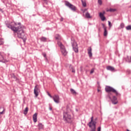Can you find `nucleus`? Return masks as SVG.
Segmentation results:
<instances>
[{"instance_id": "f257e3e1", "label": "nucleus", "mask_w": 131, "mask_h": 131, "mask_svg": "<svg viewBox=\"0 0 131 131\" xmlns=\"http://www.w3.org/2000/svg\"><path fill=\"white\" fill-rule=\"evenodd\" d=\"M8 27L9 28H11L14 32H16L19 38H21L24 42L26 41V36H25V34H24V29H25L24 26L21 25L20 24L17 25V24L13 22L12 23V25H10Z\"/></svg>"}, {"instance_id": "f03ea898", "label": "nucleus", "mask_w": 131, "mask_h": 131, "mask_svg": "<svg viewBox=\"0 0 131 131\" xmlns=\"http://www.w3.org/2000/svg\"><path fill=\"white\" fill-rule=\"evenodd\" d=\"M62 119L66 123H70L72 121V116L69 112H64Z\"/></svg>"}, {"instance_id": "7ed1b4c3", "label": "nucleus", "mask_w": 131, "mask_h": 131, "mask_svg": "<svg viewBox=\"0 0 131 131\" xmlns=\"http://www.w3.org/2000/svg\"><path fill=\"white\" fill-rule=\"evenodd\" d=\"M58 45L60 48V51L63 56H66V55L68 54V52L66 50V48H65V46H64L62 42L60 41L58 42Z\"/></svg>"}, {"instance_id": "20e7f679", "label": "nucleus", "mask_w": 131, "mask_h": 131, "mask_svg": "<svg viewBox=\"0 0 131 131\" xmlns=\"http://www.w3.org/2000/svg\"><path fill=\"white\" fill-rule=\"evenodd\" d=\"M105 92H106L107 93H110L111 92H112V93L115 94L116 96H119L118 92H117L116 90L114 89L111 86H106L105 88Z\"/></svg>"}, {"instance_id": "39448f33", "label": "nucleus", "mask_w": 131, "mask_h": 131, "mask_svg": "<svg viewBox=\"0 0 131 131\" xmlns=\"http://www.w3.org/2000/svg\"><path fill=\"white\" fill-rule=\"evenodd\" d=\"M96 124H97V122L94 121V117H92L91 118V121L88 123V126L89 127L95 128L96 127Z\"/></svg>"}, {"instance_id": "423d86ee", "label": "nucleus", "mask_w": 131, "mask_h": 131, "mask_svg": "<svg viewBox=\"0 0 131 131\" xmlns=\"http://www.w3.org/2000/svg\"><path fill=\"white\" fill-rule=\"evenodd\" d=\"M66 6L70 8V9H71L72 11H76V7L74 6V5L70 4V3L68 2H66Z\"/></svg>"}, {"instance_id": "0eeeda50", "label": "nucleus", "mask_w": 131, "mask_h": 131, "mask_svg": "<svg viewBox=\"0 0 131 131\" xmlns=\"http://www.w3.org/2000/svg\"><path fill=\"white\" fill-rule=\"evenodd\" d=\"M54 101L56 103V104H59L60 103V97L58 95H55L53 97H52Z\"/></svg>"}, {"instance_id": "6e6552de", "label": "nucleus", "mask_w": 131, "mask_h": 131, "mask_svg": "<svg viewBox=\"0 0 131 131\" xmlns=\"http://www.w3.org/2000/svg\"><path fill=\"white\" fill-rule=\"evenodd\" d=\"M0 62L2 63H7L8 60L6 59V57L3 55V54L0 52Z\"/></svg>"}, {"instance_id": "1a4fd4ad", "label": "nucleus", "mask_w": 131, "mask_h": 131, "mask_svg": "<svg viewBox=\"0 0 131 131\" xmlns=\"http://www.w3.org/2000/svg\"><path fill=\"white\" fill-rule=\"evenodd\" d=\"M38 93H39V88L38 85H36L34 89V93L35 95V97L38 96Z\"/></svg>"}, {"instance_id": "9d476101", "label": "nucleus", "mask_w": 131, "mask_h": 131, "mask_svg": "<svg viewBox=\"0 0 131 131\" xmlns=\"http://www.w3.org/2000/svg\"><path fill=\"white\" fill-rule=\"evenodd\" d=\"M73 49L76 53L78 52V49H77V44L76 43V42H74V44H73Z\"/></svg>"}, {"instance_id": "9b49d317", "label": "nucleus", "mask_w": 131, "mask_h": 131, "mask_svg": "<svg viewBox=\"0 0 131 131\" xmlns=\"http://www.w3.org/2000/svg\"><path fill=\"white\" fill-rule=\"evenodd\" d=\"M112 102L114 105H116L117 103H118V101H117V98L115 96L113 97V99H112Z\"/></svg>"}, {"instance_id": "f8f14e48", "label": "nucleus", "mask_w": 131, "mask_h": 131, "mask_svg": "<svg viewBox=\"0 0 131 131\" xmlns=\"http://www.w3.org/2000/svg\"><path fill=\"white\" fill-rule=\"evenodd\" d=\"M104 14H105V12H103V13H102L101 12L99 13V17H100L102 21H105V20H106V17L104 16Z\"/></svg>"}, {"instance_id": "ddd939ff", "label": "nucleus", "mask_w": 131, "mask_h": 131, "mask_svg": "<svg viewBox=\"0 0 131 131\" xmlns=\"http://www.w3.org/2000/svg\"><path fill=\"white\" fill-rule=\"evenodd\" d=\"M88 55L89 57L91 58L93 56V54L92 53V47H89L88 49Z\"/></svg>"}, {"instance_id": "4468645a", "label": "nucleus", "mask_w": 131, "mask_h": 131, "mask_svg": "<svg viewBox=\"0 0 131 131\" xmlns=\"http://www.w3.org/2000/svg\"><path fill=\"white\" fill-rule=\"evenodd\" d=\"M33 120L34 122H36L37 121V113H35L33 115Z\"/></svg>"}, {"instance_id": "2eb2a0df", "label": "nucleus", "mask_w": 131, "mask_h": 131, "mask_svg": "<svg viewBox=\"0 0 131 131\" xmlns=\"http://www.w3.org/2000/svg\"><path fill=\"white\" fill-rule=\"evenodd\" d=\"M107 70H110V71H115V69L114 67L108 66L106 67Z\"/></svg>"}, {"instance_id": "dca6fc26", "label": "nucleus", "mask_w": 131, "mask_h": 131, "mask_svg": "<svg viewBox=\"0 0 131 131\" xmlns=\"http://www.w3.org/2000/svg\"><path fill=\"white\" fill-rule=\"evenodd\" d=\"M69 70L71 72H72V73H75V69H74V67L72 65L70 66Z\"/></svg>"}, {"instance_id": "f3484780", "label": "nucleus", "mask_w": 131, "mask_h": 131, "mask_svg": "<svg viewBox=\"0 0 131 131\" xmlns=\"http://www.w3.org/2000/svg\"><path fill=\"white\" fill-rule=\"evenodd\" d=\"M81 3H82V5L83 6V7H86V3L85 2V0H81Z\"/></svg>"}, {"instance_id": "a211bd4d", "label": "nucleus", "mask_w": 131, "mask_h": 131, "mask_svg": "<svg viewBox=\"0 0 131 131\" xmlns=\"http://www.w3.org/2000/svg\"><path fill=\"white\" fill-rule=\"evenodd\" d=\"M107 34H108V32L107 31V29H106L105 28L103 35L104 36H106Z\"/></svg>"}, {"instance_id": "6ab92c4d", "label": "nucleus", "mask_w": 131, "mask_h": 131, "mask_svg": "<svg viewBox=\"0 0 131 131\" xmlns=\"http://www.w3.org/2000/svg\"><path fill=\"white\" fill-rule=\"evenodd\" d=\"M85 17L86 18H92V17L91 16V14H90L89 12L86 13Z\"/></svg>"}, {"instance_id": "aec40b11", "label": "nucleus", "mask_w": 131, "mask_h": 131, "mask_svg": "<svg viewBox=\"0 0 131 131\" xmlns=\"http://www.w3.org/2000/svg\"><path fill=\"white\" fill-rule=\"evenodd\" d=\"M41 41H47V38L45 37H42L40 38Z\"/></svg>"}, {"instance_id": "412c9836", "label": "nucleus", "mask_w": 131, "mask_h": 131, "mask_svg": "<svg viewBox=\"0 0 131 131\" xmlns=\"http://www.w3.org/2000/svg\"><path fill=\"white\" fill-rule=\"evenodd\" d=\"M38 126L39 129H41V128H42V127H43V125L41 123H39L38 124Z\"/></svg>"}, {"instance_id": "4be33fe9", "label": "nucleus", "mask_w": 131, "mask_h": 131, "mask_svg": "<svg viewBox=\"0 0 131 131\" xmlns=\"http://www.w3.org/2000/svg\"><path fill=\"white\" fill-rule=\"evenodd\" d=\"M28 112V107H26L24 111V114L26 115L27 114V113Z\"/></svg>"}, {"instance_id": "5701e85b", "label": "nucleus", "mask_w": 131, "mask_h": 131, "mask_svg": "<svg viewBox=\"0 0 131 131\" xmlns=\"http://www.w3.org/2000/svg\"><path fill=\"white\" fill-rule=\"evenodd\" d=\"M55 38L56 39H61V36L57 34L55 36Z\"/></svg>"}, {"instance_id": "b1692460", "label": "nucleus", "mask_w": 131, "mask_h": 131, "mask_svg": "<svg viewBox=\"0 0 131 131\" xmlns=\"http://www.w3.org/2000/svg\"><path fill=\"white\" fill-rule=\"evenodd\" d=\"M71 92L72 94H73L74 95H76V92H75V90L73 89H71Z\"/></svg>"}, {"instance_id": "393cba45", "label": "nucleus", "mask_w": 131, "mask_h": 131, "mask_svg": "<svg viewBox=\"0 0 131 131\" xmlns=\"http://www.w3.org/2000/svg\"><path fill=\"white\" fill-rule=\"evenodd\" d=\"M4 39H0V46H2V45H4Z\"/></svg>"}, {"instance_id": "a878e982", "label": "nucleus", "mask_w": 131, "mask_h": 131, "mask_svg": "<svg viewBox=\"0 0 131 131\" xmlns=\"http://www.w3.org/2000/svg\"><path fill=\"white\" fill-rule=\"evenodd\" d=\"M115 9H110V10H107V12H115Z\"/></svg>"}, {"instance_id": "bb28decb", "label": "nucleus", "mask_w": 131, "mask_h": 131, "mask_svg": "<svg viewBox=\"0 0 131 131\" xmlns=\"http://www.w3.org/2000/svg\"><path fill=\"white\" fill-rule=\"evenodd\" d=\"M120 27V28H124V24H123V23L121 24Z\"/></svg>"}, {"instance_id": "cd10ccee", "label": "nucleus", "mask_w": 131, "mask_h": 131, "mask_svg": "<svg viewBox=\"0 0 131 131\" xmlns=\"http://www.w3.org/2000/svg\"><path fill=\"white\" fill-rule=\"evenodd\" d=\"M127 59L128 62H131V56H127Z\"/></svg>"}, {"instance_id": "c85d7f7f", "label": "nucleus", "mask_w": 131, "mask_h": 131, "mask_svg": "<svg viewBox=\"0 0 131 131\" xmlns=\"http://www.w3.org/2000/svg\"><path fill=\"white\" fill-rule=\"evenodd\" d=\"M98 2L99 5H102V0H98Z\"/></svg>"}, {"instance_id": "c756f323", "label": "nucleus", "mask_w": 131, "mask_h": 131, "mask_svg": "<svg viewBox=\"0 0 131 131\" xmlns=\"http://www.w3.org/2000/svg\"><path fill=\"white\" fill-rule=\"evenodd\" d=\"M94 71H95V70L94 69H92L90 72L91 74H92V73H94Z\"/></svg>"}, {"instance_id": "7c9ffc66", "label": "nucleus", "mask_w": 131, "mask_h": 131, "mask_svg": "<svg viewBox=\"0 0 131 131\" xmlns=\"http://www.w3.org/2000/svg\"><path fill=\"white\" fill-rule=\"evenodd\" d=\"M90 131H96V127L95 128H91Z\"/></svg>"}, {"instance_id": "2f4dec72", "label": "nucleus", "mask_w": 131, "mask_h": 131, "mask_svg": "<svg viewBox=\"0 0 131 131\" xmlns=\"http://www.w3.org/2000/svg\"><path fill=\"white\" fill-rule=\"evenodd\" d=\"M12 78H14V80H17V77H16V76H15V75H13L12 76Z\"/></svg>"}, {"instance_id": "473e14b6", "label": "nucleus", "mask_w": 131, "mask_h": 131, "mask_svg": "<svg viewBox=\"0 0 131 131\" xmlns=\"http://www.w3.org/2000/svg\"><path fill=\"white\" fill-rule=\"evenodd\" d=\"M47 94H48V96L50 97V98H53V96L52 95H51L50 93L47 92Z\"/></svg>"}, {"instance_id": "72a5a7b5", "label": "nucleus", "mask_w": 131, "mask_h": 131, "mask_svg": "<svg viewBox=\"0 0 131 131\" xmlns=\"http://www.w3.org/2000/svg\"><path fill=\"white\" fill-rule=\"evenodd\" d=\"M108 25L110 26V27H112V25H111V22L110 21H108Z\"/></svg>"}, {"instance_id": "f704fd0d", "label": "nucleus", "mask_w": 131, "mask_h": 131, "mask_svg": "<svg viewBox=\"0 0 131 131\" xmlns=\"http://www.w3.org/2000/svg\"><path fill=\"white\" fill-rule=\"evenodd\" d=\"M102 26H103V28H104V30H105V28L106 29H107V28H106V27H105V25H104V24H102Z\"/></svg>"}, {"instance_id": "c9c22d12", "label": "nucleus", "mask_w": 131, "mask_h": 131, "mask_svg": "<svg viewBox=\"0 0 131 131\" xmlns=\"http://www.w3.org/2000/svg\"><path fill=\"white\" fill-rule=\"evenodd\" d=\"M97 131H101V127H98Z\"/></svg>"}, {"instance_id": "e433bc0d", "label": "nucleus", "mask_w": 131, "mask_h": 131, "mask_svg": "<svg viewBox=\"0 0 131 131\" xmlns=\"http://www.w3.org/2000/svg\"><path fill=\"white\" fill-rule=\"evenodd\" d=\"M43 56L45 58H46V57H47V54H46V53H43Z\"/></svg>"}, {"instance_id": "4c0bfd02", "label": "nucleus", "mask_w": 131, "mask_h": 131, "mask_svg": "<svg viewBox=\"0 0 131 131\" xmlns=\"http://www.w3.org/2000/svg\"><path fill=\"white\" fill-rule=\"evenodd\" d=\"M0 114H4V110L3 112H0Z\"/></svg>"}, {"instance_id": "58836bf2", "label": "nucleus", "mask_w": 131, "mask_h": 131, "mask_svg": "<svg viewBox=\"0 0 131 131\" xmlns=\"http://www.w3.org/2000/svg\"><path fill=\"white\" fill-rule=\"evenodd\" d=\"M97 91H98V93H99V92H100V89H98V90H97Z\"/></svg>"}, {"instance_id": "ea45409f", "label": "nucleus", "mask_w": 131, "mask_h": 131, "mask_svg": "<svg viewBox=\"0 0 131 131\" xmlns=\"http://www.w3.org/2000/svg\"><path fill=\"white\" fill-rule=\"evenodd\" d=\"M60 21H63V18H61L60 19Z\"/></svg>"}, {"instance_id": "a19ab883", "label": "nucleus", "mask_w": 131, "mask_h": 131, "mask_svg": "<svg viewBox=\"0 0 131 131\" xmlns=\"http://www.w3.org/2000/svg\"><path fill=\"white\" fill-rule=\"evenodd\" d=\"M52 107H49V110H52Z\"/></svg>"}, {"instance_id": "79ce46f5", "label": "nucleus", "mask_w": 131, "mask_h": 131, "mask_svg": "<svg viewBox=\"0 0 131 131\" xmlns=\"http://www.w3.org/2000/svg\"><path fill=\"white\" fill-rule=\"evenodd\" d=\"M109 98L111 99V97L109 96Z\"/></svg>"}]
</instances>
